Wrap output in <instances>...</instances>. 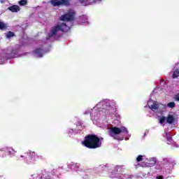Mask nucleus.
Wrapping results in <instances>:
<instances>
[{
    "label": "nucleus",
    "instance_id": "10",
    "mask_svg": "<svg viewBox=\"0 0 179 179\" xmlns=\"http://www.w3.org/2000/svg\"><path fill=\"white\" fill-rule=\"evenodd\" d=\"M156 165V160L150 159L146 163L147 167H153V166Z\"/></svg>",
    "mask_w": 179,
    "mask_h": 179
},
{
    "label": "nucleus",
    "instance_id": "1",
    "mask_svg": "<svg viewBox=\"0 0 179 179\" xmlns=\"http://www.w3.org/2000/svg\"><path fill=\"white\" fill-rule=\"evenodd\" d=\"M82 145L88 149H99L101 148V140L97 135L88 134L82 141Z\"/></svg>",
    "mask_w": 179,
    "mask_h": 179
},
{
    "label": "nucleus",
    "instance_id": "17",
    "mask_svg": "<svg viewBox=\"0 0 179 179\" xmlns=\"http://www.w3.org/2000/svg\"><path fill=\"white\" fill-rule=\"evenodd\" d=\"M166 122V117L165 116H162L160 119H159V122L161 124H163Z\"/></svg>",
    "mask_w": 179,
    "mask_h": 179
},
{
    "label": "nucleus",
    "instance_id": "21",
    "mask_svg": "<svg viewBox=\"0 0 179 179\" xmlns=\"http://www.w3.org/2000/svg\"><path fill=\"white\" fill-rule=\"evenodd\" d=\"M105 106H106V107H110V104H108V103H103L102 104V107H104Z\"/></svg>",
    "mask_w": 179,
    "mask_h": 179
},
{
    "label": "nucleus",
    "instance_id": "12",
    "mask_svg": "<svg viewBox=\"0 0 179 179\" xmlns=\"http://www.w3.org/2000/svg\"><path fill=\"white\" fill-rule=\"evenodd\" d=\"M179 76V69H176L173 73L172 78L173 79H177V78H178Z\"/></svg>",
    "mask_w": 179,
    "mask_h": 179
},
{
    "label": "nucleus",
    "instance_id": "18",
    "mask_svg": "<svg viewBox=\"0 0 179 179\" xmlns=\"http://www.w3.org/2000/svg\"><path fill=\"white\" fill-rule=\"evenodd\" d=\"M142 160H143V156L142 155H138L136 158V161L137 162H142Z\"/></svg>",
    "mask_w": 179,
    "mask_h": 179
},
{
    "label": "nucleus",
    "instance_id": "11",
    "mask_svg": "<svg viewBox=\"0 0 179 179\" xmlns=\"http://www.w3.org/2000/svg\"><path fill=\"white\" fill-rule=\"evenodd\" d=\"M149 108L152 111H156V110H159V105L155 102L152 105L149 106Z\"/></svg>",
    "mask_w": 179,
    "mask_h": 179
},
{
    "label": "nucleus",
    "instance_id": "23",
    "mask_svg": "<svg viewBox=\"0 0 179 179\" xmlns=\"http://www.w3.org/2000/svg\"><path fill=\"white\" fill-rule=\"evenodd\" d=\"M0 2H1V3H5V1L4 0H1Z\"/></svg>",
    "mask_w": 179,
    "mask_h": 179
},
{
    "label": "nucleus",
    "instance_id": "4",
    "mask_svg": "<svg viewBox=\"0 0 179 179\" xmlns=\"http://www.w3.org/2000/svg\"><path fill=\"white\" fill-rule=\"evenodd\" d=\"M21 157L24 158L27 164H34L35 162L43 159L41 155L38 156L36 152L31 151L25 152L23 155H21Z\"/></svg>",
    "mask_w": 179,
    "mask_h": 179
},
{
    "label": "nucleus",
    "instance_id": "13",
    "mask_svg": "<svg viewBox=\"0 0 179 179\" xmlns=\"http://www.w3.org/2000/svg\"><path fill=\"white\" fill-rule=\"evenodd\" d=\"M0 30H8V25L3 22H0Z\"/></svg>",
    "mask_w": 179,
    "mask_h": 179
},
{
    "label": "nucleus",
    "instance_id": "20",
    "mask_svg": "<svg viewBox=\"0 0 179 179\" xmlns=\"http://www.w3.org/2000/svg\"><path fill=\"white\" fill-rule=\"evenodd\" d=\"M167 141H169V142H171V141H172V138H171V136H167Z\"/></svg>",
    "mask_w": 179,
    "mask_h": 179
},
{
    "label": "nucleus",
    "instance_id": "7",
    "mask_svg": "<svg viewBox=\"0 0 179 179\" xmlns=\"http://www.w3.org/2000/svg\"><path fill=\"white\" fill-rule=\"evenodd\" d=\"M8 10L13 13H17V12H20V7L17 5H13L9 6Z\"/></svg>",
    "mask_w": 179,
    "mask_h": 179
},
{
    "label": "nucleus",
    "instance_id": "15",
    "mask_svg": "<svg viewBox=\"0 0 179 179\" xmlns=\"http://www.w3.org/2000/svg\"><path fill=\"white\" fill-rule=\"evenodd\" d=\"M7 38H10V37H15V33L9 31L6 34Z\"/></svg>",
    "mask_w": 179,
    "mask_h": 179
},
{
    "label": "nucleus",
    "instance_id": "8",
    "mask_svg": "<svg viewBox=\"0 0 179 179\" xmlns=\"http://www.w3.org/2000/svg\"><path fill=\"white\" fill-rule=\"evenodd\" d=\"M166 122L167 124H169V125L174 124V122H176V116L174 115H168Z\"/></svg>",
    "mask_w": 179,
    "mask_h": 179
},
{
    "label": "nucleus",
    "instance_id": "2",
    "mask_svg": "<svg viewBox=\"0 0 179 179\" xmlns=\"http://www.w3.org/2000/svg\"><path fill=\"white\" fill-rule=\"evenodd\" d=\"M121 134H128V129L125 127H111L109 130V135L111 138H113L115 141H124V137L118 135Z\"/></svg>",
    "mask_w": 179,
    "mask_h": 179
},
{
    "label": "nucleus",
    "instance_id": "14",
    "mask_svg": "<svg viewBox=\"0 0 179 179\" xmlns=\"http://www.w3.org/2000/svg\"><path fill=\"white\" fill-rule=\"evenodd\" d=\"M18 4L20 6H25V5H27V0H20L18 1Z\"/></svg>",
    "mask_w": 179,
    "mask_h": 179
},
{
    "label": "nucleus",
    "instance_id": "3",
    "mask_svg": "<svg viewBox=\"0 0 179 179\" xmlns=\"http://www.w3.org/2000/svg\"><path fill=\"white\" fill-rule=\"evenodd\" d=\"M70 27L66 25L65 23H62L59 24H57L50 29V33L48 35V38H51V37H54V36H57V34L58 31H62V33H66L67 31H69Z\"/></svg>",
    "mask_w": 179,
    "mask_h": 179
},
{
    "label": "nucleus",
    "instance_id": "16",
    "mask_svg": "<svg viewBox=\"0 0 179 179\" xmlns=\"http://www.w3.org/2000/svg\"><path fill=\"white\" fill-rule=\"evenodd\" d=\"M167 106L169 108H174V107H176V103L175 102H169V103H168Z\"/></svg>",
    "mask_w": 179,
    "mask_h": 179
},
{
    "label": "nucleus",
    "instance_id": "19",
    "mask_svg": "<svg viewBox=\"0 0 179 179\" xmlns=\"http://www.w3.org/2000/svg\"><path fill=\"white\" fill-rule=\"evenodd\" d=\"M174 99L176 101H179V93H178L176 95H175Z\"/></svg>",
    "mask_w": 179,
    "mask_h": 179
},
{
    "label": "nucleus",
    "instance_id": "9",
    "mask_svg": "<svg viewBox=\"0 0 179 179\" xmlns=\"http://www.w3.org/2000/svg\"><path fill=\"white\" fill-rule=\"evenodd\" d=\"M43 50L42 48H38L36 49H35L33 52L34 54H36V55H37V57H38L39 58H41L43 57Z\"/></svg>",
    "mask_w": 179,
    "mask_h": 179
},
{
    "label": "nucleus",
    "instance_id": "22",
    "mask_svg": "<svg viewBox=\"0 0 179 179\" xmlns=\"http://www.w3.org/2000/svg\"><path fill=\"white\" fill-rule=\"evenodd\" d=\"M157 179H163V176H159L156 178Z\"/></svg>",
    "mask_w": 179,
    "mask_h": 179
},
{
    "label": "nucleus",
    "instance_id": "6",
    "mask_svg": "<svg viewBox=\"0 0 179 179\" xmlns=\"http://www.w3.org/2000/svg\"><path fill=\"white\" fill-rule=\"evenodd\" d=\"M75 19V12L67 13L60 17L62 22H72Z\"/></svg>",
    "mask_w": 179,
    "mask_h": 179
},
{
    "label": "nucleus",
    "instance_id": "5",
    "mask_svg": "<svg viewBox=\"0 0 179 179\" xmlns=\"http://www.w3.org/2000/svg\"><path fill=\"white\" fill-rule=\"evenodd\" d=\"M50 3L52 6H69L71 0H50Z\"/></svg>",
    "mask_w": 179,
    "mask_h": 179
}]
</instances>
